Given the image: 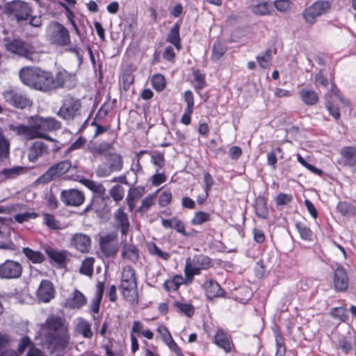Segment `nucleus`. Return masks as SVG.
Segmentation results:
<instances>
[{
	"instance_id": "nucleus-1",
	"label": "nucleus",
	"mask_w": 356,
	"mask_h": 356,
	"mask_svg": "<svg viewBox=\"0 0 356 356\" xmlns=\"http://www.w3.org/2000/svg\"><path fill=\"white\" fill-rule=\"evenodd\" d=\"M19 78L24 84L43 92H49L65 86L70 74L65 70L58 71L55 76L51 72L39 67H24L19 71Z\"/></svg>"
},
{
	"instance_id": "nucleus-2",
	"label": "nucleus",
	"mask_w": 356,
	"mask_h": 356,
	"mask_svg": "<svg viewBox=\"0 0 356 356\" xmlns=\"http://www.w3.org/2000/svg\"><path fill=\"white\" fill-rule=\"evenodd\" d=\"M28 122L29 125H10V128L17 134L24 136L27 140L41 138L51 141L53 140L46 134V132L60 128V122L54 118L34 115L29 118Z\"/></svg>"
},
{
	"instance_id": "nucleus-3",
	"label": "nucleus",
	"mask_w": 356,
	"mask_h": 356,
	"mask_svg": "<svg viewBox=\"0 0 356 356\" xmlns=\"http://www.w3.org/2000/svg\"><path fill=\"white\" fill-rule=\"evenodd\" d=\"M47 327L46 340L55 348H64L70 340L67 327L64 324L62 318L52 316L49 317L45 323Z\"/></svg>"
},
{
	"instance_id": "nucleus-4",
	"label": "nucleus",
	"mask_w": 356,
	"mask_h": 356,
	"mask_svg": "<svg viewBox=\"0 0 356 356\" xmlns=\"http://www.w3.org/2000/svg\"><path fill=\"white\" fill-rule=\"evenodd\" d=\"M120 288L127 301L134 303L137 300L138 291L135 270L129 266L123 268Z\"/></svg>"
},
{
	"instance_id": "nucleus-5",
	"label": "nucleus",
	"mask_w": 356,
	"mask_h": 356,
	"mask_svg": "<svg viewBox=\"0 0 356 356\" xmlns=\"http://www.w3.org/2000/svg\"><path fill=\"white\" fill-rule=\"evenodd\" d=\"M48 41L56 46L64 47L70 44V36L68 30L56 21L51 22L47 28Z\"/></svg>"
},
{
	"instance_id": "nucleus-6",
	"label": "nucleus",
	"mask_w": 356,
	"mask_h": 356,
	"mask_svg": "<svg viewBox=\"0 0 356 356\" xmlns=\"http://www.w3.org/2000/svg\"><path fill=\"white\" fill-rule=\"evenodd\" d=\"M33 12L29 3L20 0H15L5 6V13L15 19L17 22L27 20Z\"/></svg>"
},
{
	"instance_id": "nucleus-7",
	"label": "nucleus",
	"mask_w": 356,
	"mask_h": 356,
	"mask_svg": "<svg viewBox=\"0 0 356 356\" xmlns=\"http://www.w3.org/2000/svg\"><path fill=\"white\" fill-rule=\"evenodd\" d=\"M106 159L108 165H99L95 170L96 176L99 178L107 177L112 172H119L123 168L124 161L120 154L111 152Z\"/></svg>"
},
{
	"instance_id": "nucleus-8",
	"label": "nucleus",
	"mask_w": 356,
	"mask_h": 356,
	"mask_svg": "<svg viewBox=\"0 0 356 356\" xmlns=\"http://www.w3.org/2000/svg\"><path fill=\"white\" fill-rule=\"evenodd\" d=\"M72 168V162L70 160H64L50 167L43 175L39 177L35 183L45 184L59 178Z\"/></svg>"
},
{
	"instance_id": "nucleus-9",
	"label": "nucleus",
	"mask_w": 356,
	"mask_h": 356,
	"mask_svg": "<svg viewBox=\"0 0 356 356\" xmlns=\"http://www.w3.org/2000/svg\"><path fill=\"white\" fill-rule=\"evenodd\" d=\"M5 47L9 52L27 59L33 60L32 56L35 54L34 47L30 43L20 39L6 40Z\"/></svg>"
},
{
	"instance_id": "nucleus-10",
	"label": "nucleus",
	"mask_w": 356,
	"mask_h": 356,
	"mask_svg": "<svg viewBox=\"0 0 356 356\" xmlns=\"http://www.w3.org/2000/svg\"><path fill=\"white\" fill-rule=\"evenodd\" d=\"M81 106L80 100L71 96H67L57 115L65 120H73L80 114Z\"/></svg>"
},
{
	"instance_id": "nucleus-11",
	"label": "nucleus",
	"mask_w": 356,
	"mask_h": 356,
	"mask_svg": "<svg viewBox=\"0 0 356 356\" xmlns=\"http://www.w3.org/2000/svg\"><path fill=\"white\" fill-rule=\"evenodd\" d=\"M330 8L331 4L330 1L324 0L317 1L304 10L303 16L307 23L313 24L318 17L326 14L330 11Z\"/></svg>"
},
{
	"instance_id": "nucleus-12",
	"label": "nucleus",
	"mask_w": 356,
	"mask_h": 356,
	"mask_svg": "<svg viewBox=\"0 0 356 356\" xmlns=\"http://www.w3.org/2000/svg\"><path fill=\"white\" fill-rule=\"evenodd\" d=\"M2 95L6 102L17 108H25L32 104L27 96L16 89H8L3 92Z\"/></svg>"
},
{
	"instance_id": "nucleus-13",
	"label": "nucleus",
	"mask_w": 356,
	"mask_h": 356,
	"mask_svg": "<svg viewBox=\"0 0 356 356\" xmlns=\"http://www.w3.org/2000/svg\"><path fill=\"white\" fill-rule=\"evenodd\" d=\"M22 266L21 264L13 260H6L0 265V277L15 279L21 276Z\"/></svg>"
},
{
	"instance_id": "nucleus-14",
	"label": "nucleus",
	"mask_w": 356,
	"mask_h": 356,
	"mask_svg": "<svg viewBox=\"0 0 356 356\" xmlns=\"http://www.w3.org/2000/svg\"><path fill=\"white\" fill-rule=\"evenodd\" d=\"M100 249L106 257L115 256L118 250L117 236L108 234L100 239Z\"/></svg>"
},
{
	"instance_id": "nucleus-15",
	"label": "nucleus",
	"mask_w": 356,
	"mask_h": 356,
	"mask_svg": "<svg viewBox=\"0 0 356 356\" xmlns=\"http://www.w3.org/2000/svg\"><path fill=\"white\" fill-rule=\"evenodd\" d=\"M83 193L76 189L63 190L60 193V200L67 206L78 207L84 202Z\"/></svg>"
},
{
	"instance_id": "nucleus-16",
	"label": "nucleus",
	"mask_w": 356,
	"mask_h": 356,
	"mask_svg": "<svg viewBox=\"0 0 356 356\" xmlns=\"http://www.w3.org/2000/svg\"><path fill=\"white\" fill-rule=\"evenodd\" d=\"M87 149L95 159L102 156L106 158L108 153L114 149V147L111 143L102 142L97 143L90 142L87 146Z\"/></svg>"
},
{
	"instance_id": "nucleus-17",
	"label": "nucleus",
	"mask_w": 356,
	"mask_h": 356,
	"mask_svg": "<svg viewBox=\"0 0 356 356\" xmlns=\"http://www.w3.org/2000/svg\"><path fill=\"white\" fill-rule=\"evenodd\" d=\"M54 287L52 283L47 280L41 282L37 291L38 299L43 302H49L54 297Z\"/></svg>"
},
{
	"instance_id": "nucleus-18",
	"label": "nucleus",
	"mask_w": 356,
	"mask_h": 356,
	"mask_svg": "<svg viewBox=\"0 0 356 356\" xmlns=\"http://www.w3.org/2000/svg\"><path fill=\"white\" fill-rule=\"evenodd\" d=\"M333 282L334 286L337 291H344L347 289L349 279L343 267H338L335 269Z\"/></svg>"
},
{
	"instance_id": "nucleus-19",
	"label": "nucleus",
	"mask_w": 356,
	"mask_h": 356,
	"mask_svg": "<svg viewBox=\"0 0 356 356\" xmlns=\"http://www.w3.org/2000/svg\"><path fill=\"white\" fill-rule=\"evenodd\" d=\"M71 244L77 250L85 253L89 251L91 245V239L90 236L86 234L77 233L72 237Z\"/></svg>"
},
{
	"instance_id": "nucleus-20",
	"label": "nucleus",
	"mask_w": 356,
	"mask_h": 356,
	"mask_svg": "<svg viewBox=\"0 0 356 356\" xmlns=\"http://www.w3.org/2000/svg\"><path fill=\"white\" fill-rule=\"evenodd\" d=\"M204 288L207 297L210 300L224 296V290L218 282L212 279L207 280L204 283Z\"/></svg>"
},
{
	"instance_id": "nucleus-21",
	"label": "nucleus",
	"mask_w": 356,
	"mask_h": 356,
	"mask_svg": "<svg viewBox=\"0 0 356 356\" xmlns=\"http://www.w3.org/2000/svg\"><path fill=\"white\" fill-rule=\"evenodd\" d=\"M114 219L118 223V227L122 235H127L130 223L127 214L124 211L123 208H119L114 213Z\"/></svg>"
},
{
	"instance_id": "nucleus-22",
	"label": "nucleus",
	"mask_w": 356,
	"mask_h": 356,
	"mask_svg": "<svg viewBox=\"0 0 356 356\" xmlns=\"http://www.w3.org/2000/svg\"><path fill=\"white\" fill-rule=\"evenodd\" d=\"M87 302L86 296L79 290L75 289L67 299L66 305L71 309H80Z\"/></svg>"
},
{
	"instance_id": "nucleus-23",
	"label": "nucleus",
	"mask_w": 356,
	"mask_h": 356,
	"mask_svg": "<svg viewBox=\"0 0 356 356\" xmlns=\"http://www.w3.org/2000/svg\"><path fill=\"white\" fill-rule=\"evenodd\" d=\"M48 154L47 145L40 141L35 142L29 152V159L30 161L35 162L40 156Z\"/></svg>"
},
{
	"instance_id": "nucleus-24",
	"label": "nucleus",
	"mask_w": 356,
	"mask_h": 356,
	"mask_svg": "<svg viewBox=\"0 0 356 356\" xmlns=\"http://www.w3.org/2000/svg\"><path fill=\"white\" fill-rule=\"evenodd\" d=\"M44 251L52 261L60 264H64L68 257L67 250H58L49 245L44 247Z\"/></svg>"
},
{
	"instance_id": "nucleus-25",
	"label": "nucleus",
	"mask_w": 356,
	"mask_h": 356,
	"mask_svg": "<svg viewBox=\"0 0 356 356\" xmlns=\"http://www.w3.org/2000/svg\"><path fill=\"white\" fill-rule=\"evenodd\" d=\"M340 154L344 165L354 167L356 165V148L354 147H345L341 149Z\"/></svg>"
},
{
	"instance_id": "nucleus-26",
	"label": "nucleus",
	"mask_w": 356,
	"mask_h": 356,
	"mask_svg": "<svg viewBox=\"0 0 356 356\" xmlns=\"http://www.w3.org/2000/svg\"><path fill=\"white\" fill-rule=\"evenodd\" d=\"M256 215L263 219H266L268 216V209L267 203L265 198L262 196H259L256 198L254 204Z\"/></svg>"
},
{
	"instance_id": "nucleus-27",
	"label": "nucleus",
	"mask_w": 356,
	"mask_h": 356,
	"mask_svg": "<svg viewBox=\"0 0 356 356\" xmlns=\"http://www.w3.org/2000/svg\"><path fill=\"white\" fill-rule=\"evenodd\" d=\"M179 29L180 23L177 22L172 27L166 38V41L173 44L178 50L181 49V48L180 43Z\"/></svg>"
},
{
	"instance_id": "nucleus-28",
	"label": "nucleus",
	"mask_w": 356,
	"mask_h": 356,
	"mask_svg": "<svg viewBox=\"0 0 356 356\" xmlns=\"http://www.w3.org/2000/svg\"><path fill=\"white\" fill-rule=\"evenodd\" d=\"M215 343L226 353L231 350V343L229 337L222 330H218L215 336Z\"/></svg>"
},
{
	"instance_id": "nucleus-29",
	"label": "nucleus",
	"mask_w": 356,
	"mask_h": 356,
	"mask_svg": "<svg viewBox=\"0 0 356 356\" xmlns=\"http://www.w3.org/2000/svg\"><path fill=\"white\" fill-rule=\"evenodd\" d=\"M122 256L124 259L136 262L139 257L138 250L134 245L126 243L122 247Z\"/></svg>"
},
{
	"instance_id": "nucleus-30",
	"label": "nucleus",
	"mask_w": 356,
	"mask_h": 356,
	"mask_svg": "<svg viewBox=\"0 0 356 356\" xmlns=\"http://www.w3.org/2000/svg\"><path fill=\"white\" fill-rule=\"evenodd\" d=\"M22 252L33 264H41L45 259L44 254L40 251L33 250L29 248H24Z\"/></svg>"
},
{
	"instance_id": "nucleus-31",
	"label": "nucleus",
	"mask_w": 356,
	"mask_h": 356,
	"mask_svg": "<svg viewBox=\"0 0 356 356\" xmlns=\"http://www.w3.org/2000/svg\"><path fill=\"white\" fill-rule=\"evenodd\" d=\"M302 101L307 105H314L318 100V95L314 90L302 89L299 92Z\"/></svg>"
},
{
	"instance_id": "nucleus-32",
	"label": "nucleus",
	"mask_w": 356,
	"mask_h": 356,
	"mask_svg": "<svg viewBox=\"0 0 356 356\" xmlns=\"http://www.w3.org/2000/svg\"><path fill=\"white\" fill-rule=\"evenodd\" d=\"M81 182L93 193L99 195H103L106 193V188L102 184L94 181L92 180L84 179Z\"/></svg>"
},
{
	"instance_id": "nucleus-33",
	"label": "nucleus",
	"mask_w": 356,
	"mask_h": 356,
	"mask_svg": "<svg viewBox=\"0 0 356 356\" xmlns=\"http://www.w3.org/2000/svg\"><path fill=\"white\" fill-rule=\"evenodd\" d=\"M185 282L184 278L181 275H175L172 280H166L163 284L165 289L168 291L171 290H177L180 285Z\"/></svg>"
},
{
	"instance_id": "nucleus-34",
	"label": "nucleus",
	"mask_w": 356,
	"mask_h": 356,
	"mask_svg": "<svg viewBox=\"0 0 356 356\" xmlns=\"http://www.w3.org/2000/svg\"><path fill=\"white\" fill-rule=\"evenodd\" d=\"M227 46L219 40L214 42L212 49L211 58L218 60L226 52Z\"/></svg>"
},
{
	"instance_id": "nucleus-35",
	"label": "nucleus",
	"mask_w": 356,
	"mask_h": 356,
	"mask_svg": "<svg viewBox=\"0 0 356 356\" xmlns=\"http://www.w3.org/2000/svg\"><path fill=\"white\" fill-rule=\"evenodd\" d=\"M257 60L261 67L264 69L268 68L270 65L272 60L271 49H268L264 52L258 55L257 56Z\"/></svg>"
},
{
	"instance_id": "nucleus-36",
	"label": "nucleus",
	"mask_w": 356,
	"mask_h": 356,
	"mask_svg": "<svg viewBox=\"0 0 356 356\" xmlns=\"http://www.w3.org/2000/svg\"><path fill=\"white\" fill-rule=\"evenodd\" d=\"M337 211L343 216L350 217L355 214V207L347 202H340L337 207Z\"/></svg>"
},
{
	"instance_id": "nucleus-37",
	"label": "nucleus",
	"mask_w": 356,
	"mask_h": 356,
	"mask_svg": "<svg viewBox=\"0 0 356 356\" xmlns=\"http://www.w3.org/2000/svg\"><path fill=\"white\" fill-rule=\"evenodd\" d=\"M193 263L202 270L209 269L213 265L211 259L203 254L195 256L193 258Z\"/></svg>"
},
{
	"instance_id": "nucleus-38",
	"label": "nucleus",
	"mask_w": 356,
	"mask_h": 356,
	"mask_svg": "<svg viewBox=\"0 0 356 356\" xmlns=\"http://www.w3.org/2000/svg\"><path fill=\"white\" fill-rule=\"evenodd\" d=\"M95 259L93 257H87L82 261L79 269L80 273L91 277L93 274V265Z\"/></svg>"
},
{
	"instance_id": "nucleus-39",
	"label": "nucleus",
	"mask_w": 356,
	"mask_h": 356,
	"mask_svg": "<svg viewBox=\"0 0 356 356\" xmlns=\"http://www.w3.org/2000/svg\"><path fill=\"white\" fill-rule=\"evenodd\" d=\"M24 171V168L15 166L11 168H4L0 171V175L4 177V179H14Z\"/></svg>"
},
{
	"instance_id": "nucleus-40",
	"label": "nucleus",
	"mask_w": 356,
	"mask_h": 356,
	"mask_svg": "<svg viewBox=\"0 0 356 356\" xmlns=\"http://www.w3.org/2000/svg\"><path fill=\"white\" fill-rule=\"evenodd\" d=\"M211 220V215L204 211H197L195 213L193 218L191 220L193 225H201L204 222Z\"/></svg>"
},
{
	"instance_id": "nucleus-41",
	"label": "nucleus",
	"mask_w": 356,
	"mask_h": 356,
	"mask_svg": "<svg viewBox=\"0 0 356 356\" xmlns=\"http://www.w3.org/2000/svg\"><path fill=\"white\" fill-rule=\"evenodd\" d=\"M109 195L116 203H118L124 198V188L120 184H116L109 190Z\"/></svg>"
},
{
	"instance_id": "nucleus-42",
	"label": "nucleus",
	"mask_w": 356,
	"mask_h": 356,
	"mask_svg": "<svg viewBox=\"0 0 356 356\" xmlns=\"http://www.w3.org/2000/svg\"><path fill=\"white\" fill-rule=\"evenodd\" d=\"M77 331L86 338H90L92 336L90 324L86 321H81L78 323Z\"/></svg>"
},
{
	"instance_id": "nucleus-43",
	"label": "nucleus",
	"mask_w": 356,
	"mask_h": 356,
	"mask_svg": "<svg viewBox=\"0 0 356 356\" xmlns=\"http://www.w3.org/2000/svg\"><path fill=\"white\" fill-rule=\"evenodd\" d=\"M152 83L156 90L162 91L165 87V77L161 74L154 75L152 79Z\"/></svg>"
},
{
	"instance_id": "nucleus-44",
	"label": "nucleus",
	"mask_w": 356,
	"mask_h": 356,
	"mask_svg": "<svg viewBox=\"0 0 356 356\" xmlns=\"http://www.w3.org/2000/svg\"><path fill=\"white\" fill-rule=\"evenodd\" d=\"M148 250L152 255H156L163 260H168L170 258V254L162 251L155 243L150 244Z\"/></svg>"
},
{
	"instance_id": "nucleus-45",
	"label": "nucleus",
	"mask_w": 356,
	"mask_h": 356,
	"mask_svg": "<svg viewBox=\"0 0 356 356\" xmlns=\"http://www.w3.org/2000/svg\"><path fill=\"white\" fill-rule=\"evenodd\" d=\"M296 227L302 239L307 241L312 239V232L308 227L301 222L296 223Z\"/></svg>"
},
{
	"instance_id": "nucleus-46",
	"label": "nucleus",
	"mask_w": 356,
	"mask_h": 356,
	"mask_svg": "<svg viewBox=\"0 0 356 356\" xmlns=\"http://www.w3.org/2000/svg\"><path fill=\"white\" fill-rule=\"evenodd\" d=\"M330 314L333 318L339 319L341 321H346L348 318L346 310L342 307L332 308Z\"/></svg>"
},
{
	"instance_id": "nucleus-47",
	"label": "nucleus",
	"mask_w": 356,
	"mask_h": 356,
	"mask_svg": "<svg viewBox=\"0 0 356 356\" xmlns=\"http://www.w3.org/2000/svg\"><path fill=\"white\" fill-rule=\"evenodd\" d=\"M174 307L179 312L188 316L193 314V307L191 305L181 303L178 301L175 302Z\"/></svg>"
},
{
	"instance_id": "nucleus-48",
	"label": "nucleus",
	"mask_w": 356,
	"mask_h": 356,
	"mask_svg": "<svg viewBox=\"0 0 356 356\" xmlns=\"http://www.w3.org/2000/svg\"><path fill=\"white\" fill-rule=\"evenodd\" d=\"M9 154L8 141L0 133V159L2 160L8 157Z\"/></svg>"
},
{
	"instance_id": "nucleus-49",
	"label": "nucleus",
	"mask_w": 356,
	"mask_h": 356,
	"mask_svg": "<svg viewBox=\"0 0 356 356\" xmlns=\"http://www.w3.org/2000/svg\"><path fill=\"white\" fill-rule=\"evenodd\" d=\"M270 8V4L266 2H262L254 6L252 8V11L257 15H264L269 13Z\"/></svg>"
},
{
	"instance_id": "nucleus-50",
	"label": "nucleus",
	"mask_w": 356,
	"mask_h": 356,
	"mask_svg": "<svg viewBox=\"0 0 356 356\" xmlns=\"http://www.w3.org/2000/svg\"><path fill=\"white\" fill-rule=\"evenodd\" d=\"M152 162L154 165H156L159 169H157V172H159V169L162 168L165 164V159L163 154L161 152H155L152 154Z\"/></svg>"
},
{
	"instance_id": "nucleus-51",
	"label": "nucleus",
	"mask_w": 356,
	"mask_h": 356,
	"mask_svg": "<svg viewBox=\"0 0 356 356\" xmlns=\"http://www.w3.org/2000/svg\"><path fill=\"white\" fill-rule=\"evenodd\" d=\"M137 197H138L137 189H130L126 198L129 211H132L134 210L135 207L134 199Z\"/></svg>"
},
{
	"instance_id": "nucleus-52",
	"label": "nucleus",
	"mask_w": 356,
	"mask_h": 356,
	"mask_svg": "<svg viewBox=\"0 0 356 356\" xmlns=\"http://www.w3.org/2000/svg\"><path fill=\"white\" fill-rule=\"evenodd\" d=\"M44 220L47 226L49 228L53 229H59L58 222L53 215L49 213L44 214Z\"/></svg>"
},
{
	"instance_id": "nucleus-53",
	"label": "nucleus",
	"mask_w": 356,
	"mask_h": 356,
	"mask_svg": "<svg viewBox=\"0 0 356 356\" xmlns=\"http://www.w3.org/2000/svg\"><path fill=\"white\" fill-rule=\"evenodd\" d=\"M36 217L37 214L34 212H26L24 213L17 214L15 216V220L19 223H22L31 218H35Z\"/></svg>"
},
{
	"instance_id": "nucleus-54",
	"label": "nucleus",
	"mask_w": 356,
	"mask_h": 356,
	"mask_svg": "<svg viewBox=\"0 0 356 356\" xmlns=\"http://www.w3.org/2000/svg\"><path fill=\"white\" fill-rule=\"evenodd\" d=\"M291 200L292 196L288 194L280 193L275 197V202L277 205H286Z\"/></svg>"
},
{
	"instance_id": "nucleus-55",
	"label": "nucleus",
	"mask_w": 356,
	"mask_h": 356,
	"mask_svg": "<svg viewBox=\"0 0 356 356\" xmlns=\"http://www.w3.org/2000/svg\"><path fill=\"white\" fill-rule=\"evenodd\" d=\"M184 99L187 104V111L189 113H192L194 105L193 95L191 90H186L184 92Z\"/></svg>"
},
{
	"instance_id": "nucleus-56",
	"label": "nucleus",
	"mask_w": 356,
	"mask_h": 356,
	"mask_svg": "<svg viewBox=\"0 0 356 356\" xmlns=\"http://www.w3.org/2000/svg\"><path fill=\"white\" fill-rule=\"evenodd\" d=\"M339 348H340L344 353H348L353 348V344L350 341L343 337L339 341Z\"/></svg>"
},
{
	"instance_id": "nucleus-57",
	"label": "nucleus",
	"mask_w": 356,
	"mask_h": 356,
	"mask_svg": "<svg viewBox=\"0 0 356 356\" xmlns=\"http://www.w3.org/2000/svg\"><path fill=\"white\" fill-rule=\"evenodd\" d=\"M172 200V194L170 191L163 192L159 199V203L161 207H166Z\"/></svg>"
},
{
	"instance_id": "nucleus-58",
	"label": "nucleus",
	"mask_w": 356,
	"mask_h": 356,
	"mask_svg": "<svg viewBox=\"0 0 356 356\" xmlns=\"http://www.w3.org/2000/svg\"><path fill=\"white\" fill-rule=\"evenodd\" d=\"M86 140L83 137L77 138L67 149L66 154H68L75 149H80L86 143Z\"/></svg>"
},
{
	"instance_id": "nucleus-59",
	"label": "nucleus",
	"mask_w": 356,
	"mask_h": 356,
	"mask_svg": "<svg viewBox=\"0 0 356 356\" xmlns=\"http://www.w3.org/2000/svg\"><path fill=\"white\" fill-rule=\"evenodd\" d=\"M204 192L209 193L211 187L214 184V181L211 177V175L209 172H205L204 174Z\"/></svg>"
},
{
	"instance_id": "nucleus-60",
	"label": "nucleus",
	"mask_w": 356,
	"mask_h": 356,
	"mask_svg": "<svg viewBox=\"0 0 356 356\" xmlns=\"http://www.w3.org/2000/svg\"><path fill=\"white\" fill-rule=\"evenodd\" d=\"M153 198L154 195H149L143 200L141 206L138 209V212H143V211L149 209L153 204Z\"/></svg>"
},
{
	"instance_id": "nucleus-61",
	"label": "nucleus",
	"mask_w": 356,
	"mask_h": 356,
	"mask_svg": "<svg viewBox=\"0 0 356 356\" xmlns=\"http://www.w3.org/2000/svg\"><path fill=\"white\" fill-rule=\"evenodd\" d=\"M275 341L277 348L275 356H284L286 353V348L282 338L280 337H277Z\"/></svg>"
},
{
	"instance_id": "nucleus-62",
	"label": "nucleus",
	"mask_w": 356,
	"mask_h": 356,
	"mask_svg": "<svg viewBox=\"0 0 356 356\" xmlns=\"http://www.w3.org/2000/svg\"><path fill=\"white\" fill-rule=\"evenodd\" d=\"M31 346H33L31 339L28 337H24L19 341L18 345V351L19 353H22L26 348H30Z\"/></svg>"
},
{
	"instance_id": "nucleus-63",
	"label": "nucleus",
	"mask_w": 356,
	"mask_h": 356,
	"mask_svg": "<svg viewBox=\"0 0 356 356\" xmlns=\"http://www.w3.org/2000/svg\"><path fill=\"white\" fill-rule=\"evenodd\" d=\"M157 331L161 334L162 339L165 343H167L168 341L172 339L170 333L165 326H159L157 328Z\"/></svg>"
},
{
	"instance_id": "nucleus-64",
	"label": "nucleus",
	"mask_w": 356,
	"mask_h": 356,
	"mask_svg": "<svg viewBox=\"0 0 356 356\" xmlns=\"http://www.w3.org/2000/svg\"><path fill=\"white\" fill-rule=\"evenodd\" d=\"M242 154V149L238 146H232L229 150V157L233 160H238Z\"/></svg>"
}]
</instances>
